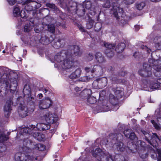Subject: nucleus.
I'll return each instance as SVG.
<instances>
[{"instance_id": "obj_16", "label": "nucleus", "mask_w": 161, "mask_h": 161, "mask_svg": "<svg viewBox=\"0 0 161 161\" xmlns=\"http://www.w3.org/2000/svg\"><path fill=\"white\" fill-rule=\"evenodd\" d=\"M12 104V101L11 99L8 100L6 102L4 109V115L6 117H8L9 115L12 110L11 105Z\"/></svg>"}, {"instance_id": "obj_29", "label": "nucleus", "mask_w": 161, "mask_h": 161, "mask_svg": "<svg viewBox=\"0 0 161 161\" xmlns=\"http://www.w3.org/2000/svg\"><path fill=\"white\" fill-rule=\"evenodd\" d=\"M138 73L140 75L144 77H149L151 76V72L149 71L147 74V72L145 69H143V68L142 69L139 71Z\"/></svg>"}, {"instance_id": "obj_23", "label": "nucleus", "mask_w": 161, "mask_h": 161, "mask_svg": "<svg viewBox=\"0 0 161 161\" xmlns=\"http://www.w3.org/2000/svg\"><path fill=\"white\" fill-rule=\"evenodd\" d=\"M97 79L98 80L99 86L100 88H103L107 85L108 83V80L106 77H103Z\"/></svg>"}, {"instance_id": "obj_17", "label": "nucleus", "mask_w": 161, "mask_h": 161, "mask_svg": "<svg viewBox=\"0 0 161 161\" xmlns=\"http://www.w3.org/2000/svg\"><path fill=\"white\" fill-rule=\"evenodd\" d=\"M67 53L66 51H62L59 53H57L54 56V59L55 61L57 62H61L65 58V57L68 58L67 56Z\"/></svg>"}, {"instance_id": "obj_56", "label": "nucleus", "mask_w": 161, "mask_h": 161, "mask_svg": "<svg viewBox=\"0 0 161 161\" xmlns=\"http://www.w3.org/2000/svg\"><path fill=\"white\" fill-rule=\"evenodd\" d=\"M21 17L22 18H26V14L24 10H22L20 13Z\"/></svg>"}, {"instance_id": "obj_9", "label": "nucleus", "mask_w": 161, "mask_h": 161, "mask_svg": "<svg viewBox=\"0 0 161 161\" xmlns=\"http://www.w3.org/2000/svg\"><path fill=\"white\" fill-rule=\"evenodd\" d=\"M43 120L45 121L48 124L55 123L58 119L57 115L51 112H47L44 114L42 117Z\"/></svg>"}, {"instance_id": "obj_6", "label": "nucleus", "mask_w": 161, "mask_h": 161, "mask_svg": "<svg viewBox=\"0 0 161 161\" xmlns=\"http://www.w3.org/2000/svg\"><path fill=\"white\" fill-rule=\"evenodd\" d=\"M67 57H70L73 58L75 57H78L81 55V52L80 51L79 47L77 46H70L68 49L66 51Z\"/></svg>"}, {"instance_id": "obj_55", "label": "nucleus", "mask_w": 161, "mask_h": 161, "mask_svg": "<svg viewBox=\"0 0 161 161\" xmlns=\"http://www.w3.org/2000/svg\"><path fill=\"white\" fill-rule=\"evenodd\" d=\"M23 150L24 152L25 153H30L31 151V149L29 147L26 146H25L23 148Z\"/></svg>"}, {"instance_id": "obj_7", "label": "nucleus", "mask_w": 161, "mask_h": 161, "mask_svg": "<svg viewBox=\"0 0 161 161\" xmlns=\"http://www.w3.org/2000/svg\"><path fill=\"white\" fill-rule=\"evenodd\" d=\"M37 157V156L33 157L21 153H17L15 155L16 161H38Z\"/></svg>"}, {"instance_id": "obj_64", "label": "nucleus", "mask_w": 161, "mask_h": 161, "mask_svg": "<svg viewBox=\"0 0 161 161\" xmlns=\"http://www.w3.org/2000/svg\"><path fill=\"white\" fill-rule=\"evenodd\" d=\"M157 76L158 77H160V78L157 79L156 81L159 84H161V75L159 76Z\"/></svg>"}, {"instance_id": "obj_40", "label": "nucleus", "mask_w": 161, "mask_h": 161, "mask_svg": "<svg viewBox=\"0 0 161 161\" xmlns=\"http://www.w3.org/2000/svg\"><path fill=\"white\" fill-rule=\"evenodd\" d=\"M94 21L92 19H89L86 23V27L87 29H89L92 27Z\"/></svg>"}, {"instance_id": "obj_5", "label": "nucleus", "mask_w": 161, "mask_h": 161, "mask_svg": "<svg viewBox=\"0 0 161 161\" xmlns=\"http://www.w3.org/2000/svg\"><path fill=\"white\" fill-rule=\"evenodd\" d=\"M141 132L144 135L145 139L149 143L154 147L156 146L158 140H159L156 134H153V136H151L148 132L144 130H142Z\"/></svg>"}, {"instance_id": "obj_54", "label": "nucleus", "mask_w": 161, "mask_h": 161, "mask_svg": "<svg viewBox=\"0 0 161 161\" xmlns=\"http://www.w3.org/2000/svg\"><path fill=\"white\" fill-rule=\"evenodd\" d=\"M135 0H124V3L126 5H129L133 4Z\"/></svg>"}, {"instance_id": "obj_28", "label": "nucleus", "mask_w": 161, "mask_h": 161, "mask_svg": "<svg viewBox=\"0 0 161 161\" xmlns=\"http://www.w3.org/2000/svg\"><path fill=\"white\" fill-rule=\"evenodd\" d=\"M34 25L33 22H30L29 24H26L24 27V31L25 32H28L31 31Z\"/></svg>"}, {"instance_id": "obj_57", "label": "nucleus", "mask_w": 161, "mask_h": 161, "mask_svg": "<svg viewBox=\"0 0 161 161\" xmlns=\"http://www.w3.org/2000/svg\"><path fill=\"white\" fill-rule=\"evenodd\" d=\"M41 90L43 91V92L44 93V94H45V95L49 94V93L50 92V90L45 88H42Z\"/></svg>"}, {"instance_id": "obj_62", "label": "nucleus", "mask_w": 161, "mask_h": 161, "mask_svg": "<svg viewBox=\"0 0 161 161\" xmlns=\"http://www.w3.org/2000/svg\"><path fill=\"white\" fill-rule=\"evenodd\" d=\"M8 1L11 5H14L15 3V0H8Z\"/></svg>"}, {"instance_id": "obj_58", "label": "nucleus", "mask_w": 161, "mask_h": 161, "mask_svg": "<svg viewBox=\"0 0 161 161\" xmlns=\"http://www.w3.org/2000/svg\"><path fill=\"white\" fill-rule=\"evenodd\" d=\"M103 112L107 111L110 110V108L108 105H104L103 107Z\"/></svg>"}, {"instance_id": "obj_44", "label": "nucleus", "mask_w": 161, "mask_h": 161, "mask_svg": "<svg viewBox=\"0 0 161 161\" xmlns=\"http://www.w3.org/2000/svg\"><path fill=\"white\" fill-rule=\"evenodd\" d=\"M141 48L143 50H146L148 53H149L152 51L151 49L147 47L146 45H142L141 46Z\"/></svg>"}, {"instance_id": "obj_34", "label": "nucleus", "mask_w": 161, "mask_h": 161, "mask_svg": "<svg viewBox=\"0 0 161 161\" xmlns=\"http://www.w3.org/2000/svg\"><path fill=\"white\" fill-rule=\"evenodd\" d=\"M105 54L109 58H111L114 56V53L113 50L110 49H106L105 51Z\"/></svg>"}, {"instance_id": "obj_48", "label": "nucleus", "mask_w": 161, "mask_h": 161, "mask_svg": "<svg viewBox=\"0 0 161 161\" xmlns=\"http://www.w3.org/2000/svg\"><path fill=\"white\" fill-rule=\"evenodd\" d=\"M61 47H63L65 45L66 42V40L64 38H62L59 39Z\"/></svg>"}, {"instance_id": "obj_24", "label": "nucleus", "mask_w": 161, "mask_h": 161, "mask_svg": "<svg viewBox=\"0 0 161 161\" xmlns=\"http://www.w3.org/2000/svg\"><path fill=\"white\" fill-rule=\"evenodd\" d=\"M113 147L118 151L122 152L124 150L125 146L123 143L121 142H118L114 144Z\"/></svg>"}, {"instance_id": "obj_26", "label": "nucleus", "mask_w": 161, "mask_h": 161, "mask_svg": "<svg viewBox=\"0 0 161 161\" xmlns=\"http://www.w3.org/2000/svg\"><path fill=\"white\" fill-rule=\"evenodd\" d=\"M53 40L51 37L49 38L46 36H42L40 39L41 42L43 44H48L50 43Z\"/></svg>"}, {"instance_id": "obj_46", "label": "nucleus", "mask_w": 161, "mask_h": 161, "mask_svg": "<svg viewBox=\"0 0 161 161\" xmlns=\"http://www.w3.org/2000/svg\"><path fill=\"white\" fill-rule=\"evenodd\" d=\"M48 30L49 31L53 33L54 32L55 30L54 25L53 24L49 25H48Z\"/></svg>"}, {"instance_id": "obj_19", "label": "nucleus", "mask_w": 161, "mask_h": 161, "mask_svg": "<svg viewBox=\"0 0 161 161\" xmlns=\"http://www.w3.org/2000/svg\"><path fill=\"white\" fill-rule=\"evenodd\" d=\"M118 99L116 96H114L113 94H110L109 95V102L114 106V107L117 108L116 109L113 108V110L114 111H116L117 109L118 108V105H116Z\"/></svg>"}, {"instance_id": "obj_50", "label": "nucleus", "mask_w": 161, "mask_h": 161, "mask_svg": "<svg viewBox=\"0 0 161 161\" xmlns=\"http://www.w3.org/2000/svg\"><path fill=\"white\" fill-rule=\"evenodd\" d=\"M131 140H137V138L135 133L133 132H131L129 136L128 137Z\"/></svg>"}, {"instance_id": "obj_27", "label": "nucleus", "mask_w": 161, "mask_h": 161, "mask_svg": "<svg viewBox=\"0 0 161 161\" xmlns=\"http://www.w3.org/2000/svg\"><path fill=\"white\" fill-rule=\"evenodd\" d=\"M125 47L126 46L124 43H119L116 46L115 51L118 53H121L123 51Z\"/></svg>"}, {"instance_id": "obj_1", "label": "nucleus", "mask_w": 161, "mask_h": 161, "mask_svg": "<svg viewBox=\"0 0 161 161\" xmlns=\"http://www.w3.org/2000/svg\"><path fill=\"white\" fill-rule=\"evenodd\" d=\"M0 86L2 88L5 90L10 88V92L13 93L16 90L17 86V79L8 76L6 74H4L0 78Z\"/></svg>"}, {"instance_id": "obj_43", "label": "nucleus", "mask_w": 161, "mask_h": 161, "mask_svg": "<svg viewBox=\"0 0 161 161\" xmlns=\"http://www.w3.org/2000/svg\"><path fill=\"white\" fill-rule=\"evenodd\" d=\"M14 15L15 16H17L20 14V9L16 7L14 8L13 11Z\"/></svg>"}, {"instance_id": "obj_42", "label": "nucleus", "mask_w": 161, "mask_h": 161, "mask_svg": "<svg viewBox=\"0 0 161 161\" xmlns=\"http://www.w3.org/2000/svg\"><path fill=\"white\" fill-rule=\"evenodd\" d=\"M23 92L26 95H29L30 93V90L28 86L26 85L25 86Z\"/></svg>"}, {"instance_id": "obj_4", "label": "nucleus", "mask_w": 161, "mask_h": 161, "mask_svg": "<svg viewBox=\"0 0 161 161\" xmlns=\"http://www.w3.org/2000/svg\"><path fill=\"white\" fill-rule=\"evenodd\" d=\"M22 130L23 134L31 135L35 138L39 140V134L37 125L36 126L33 125H30L29 127L23 128Z\"/></svg>"}, {"instance_id": "obj_15", "label": "nucleus", "mask_w": 161, "mask_h": 161, "mask_svg": "<svg viewBox=\"0 0 161 161\" xmlns=\"http://www.w3.org/2000/svg\"><path fill=\"white\" fill-rule=\"evenodd\" d=\"M119 76L115 75L114 74H112L109 77L110 79L112 81L116 83H120L122 82V83H124L125 82V80H121L119 78V76H122L125 75V72L123 71H121L119 72L118 74Z\"/></svg>"}, {"instance_id": "obj_30", "label": "nucleus", "mask_w": 161, "mask_h": 161, "mask_svg": "<svg viewBox=\"0 0 161 161\" xmlns=\"http://www.w3.org/2000/svg\"><path fill=\"white\" fill-rule=\"evenodd\" d=\"M97 66L94 65L93 66L86 67L85 68V70L86 73H93L96 70V68Z\"/></svg>"}, {"instance_id": "obj_18", "label": "nucleus", "mask_w": 161, "mask_h": 161, "mask_svg": "<svg viewBox=\"0 0 161 161\" xmlns=\"http://www.w3.org/2000/svg\"><path fill=\"white\" fill-rule=\"evenodd\" d=\"M71 3H73L74 6H75L76 8V11L77 12V13H80V14L82 15L85 14V10L83 5L80 4H77L75 3H73V2L71 1L70 2L69 7H73V6L70 5Z\"/></svg>"}, {"instance_id": "obj_11", "label": "nucleus", "mask_w": 161, "mask_h": 161, "mask_svg": "<svg viewBox=\"0 0 161 161\" xmlns=\"http://www.w3.org/2000/svg\"><path fill=\"white\" fill-rule=\"evenodd\" d=\"M73 65V60L72 58L65 57L63 60L61 66L62 68L66 71H71L72 70Z\"/></svg>"}, {"instance_id": "obj_10", "label": "nucleus", "mask_w": 161, "mask_h": 161, "mask_svg": "<svg viewBox=\"0 0 161 161\" xmlns=\"http://www.w3.org/2000/svg\"><path fill=\"white\" fill-rule=\"evenodd\" d=\"M113 12L112 13L114 15L115 17L117 20H119L120 17L123 16L124 13L122 8L119 7L116 3H112Z\"/></svg>"}, {"instance_id": "obj_51", "label": "nucleus", "mask_w": 161, "mask_h": 161, "mask_svg": "<svg viewBox=\"0 0 161 161\" xmlns=\"http://www.w3.org/2000/svg\"><path fill=\"white\" fill-rule=\"evenodd\" d=\"M101 28V25L100 23H97L94 26V29L95 31H100Z\"/></svg>"}, {"instance_id": "obj_32", "label": "nucleus", "mask_w": 161, "mask_h": 161, "mask_svg": "<svg viewBox=\"0 0 161 161\" xmlns=\"http://www.w3.org/2000/svg\"><path fill=\"white\" fill-rule=\"evenodd\" d=\"M87 102L90 104H93L97 102V99L92 96H89L87 99Z\"/></svg>"}, {"instance_id": "obj_39", "label": "nucleus", "mask_w": 161, "mask_h": 161, "mask_svg": "<svg viewBox=\"0 0 161 161\" xmlns=\"http://www.w3.org/2000/svg\"><path fill=\"white\" fill-rule=\"evenodd\" d=\"M92 87L96 89H100L98 83V80L97 79L94 81L92 84Z\"/></svg>"}, {"instance_id": "obj_52", "label": "nucleus", "mask_w": 161, "mask_h": 161, "mask_svg": "<svg viewBox=\"0 0 161 161\" xmlns=\"http://www.w3.org/2000/svg\"><path fill=\"white\" fill-rule=\"evenodd\" d=\"M91 78L88 76H83L81 78L80 80L83 82H87L90 80Z\"/></svg>"}, {"instance_id": "obj_49", "label": "nucleus", "mask_w": 161, "mask_h": 161, "mask_svg": "<svg viewBox=\"0 0 161 161\" xmlns=\"http://www.w3.org/2000/svg\"><path fill=\"white\" fill-rule=\"evenodd\" d=\"M112 0H106V2L103 6L105 8H109L110 7V1Z\"/></svg>"}, {"instance_id": "obj_59", "label": "nucleus", "mask_w": 161, "mask_h": 161, "mask_svg": "<svg viewBox=\"0 0 161 161\" xmlns=\"http://www.w3.org/2000/svg\"><path fill=\"white\" fill-rule=\"evenodd\" d=\"M133 56L135 57V58H140L141 57V55L140 53L139 52H135Z\"/></svg>"}, {"instance_id": "obj_2", "label": "nucleus", "mask_w": 161, "mask_h": 161, "mask_svg": "<svg viewBox=\"0 0 161 161\" xmlns=\"http://www.w3.org/2000/svg\"><path fill=\"white\" fill-rule=\"evenodd\" d=\"M149 64L144 63L143 65V69L147 72H151V75L152 74L151 66L155 70L154 74L156 76H159L161 75V60H154L151 58L149 59Z\"/></svg>"}, {"instance_id": "obj_12", "label": "nucleus", "mask_w": 161, "mask_h": 161, "mask_svg": "<svg viewBox=\"0 0 161 161\" xmlns=\"http://www.w3.org/2000/svg\"><path fill=\"white\" fill-rule=\"evenodd\" d=\"M51 104V100L49 98L40 100L38 103V107L40 109L48 108L50 107Z\"/></svg>"}, {"instance_id": "obj_14", "label": "nucleus", "mask_w": 161, "mask_h": 161, "mask_svg": "<svg viewBox=\"0 0 161 161\" xmlns=\"http://www.w3.org/2000/svg\"><path fill=\"white\" fill-rule=\"evenodd\" d=\"M84 5L86 9L90 10L94 13H96V10L98 9L97 4L95 2L93 3L90 1H86L84 3Z\"/></svg>"}, {"instance_id": "obj_37", "label": "nucleus", "mask_w": 161, "mask_h": 161, "mask_svg": "<svg viewBox=\"0 0 161 161\" xmlns=\"http://www.w3.org/2000/svg\"><path fill=\"white\" fill-rule=\"evenodd\" d=\"M160 86V84L157 81L152 83L150 85V87L152 89L158 88Z\"/></svg>"}, {"instance_id": "obj_22", "label": "nucleus", "mask_w": 161, "mask_h": 161, "mask_svg": "<svg viewBox=\"0 0 161 161\" xmlns=\"http://www.w3.org/2000/svg\"><path fill=\"white\" fill-rule=\"evenodd\" d=\"M95 57L96 62L99 64L103 63L105 62V59L104 57L99 52L96 53Z\"/></svg>"}, {"instance_id": "obj_53", "label": "nucleus", "mask_w": 161, "mask_h": 161, "mask_svg": "<svg viewBox=\"0 0 161 161\" xmlns=\"http://www.w3.org/2000/svg\"><path fill=\"white\" fill-rule=\"evenodd\" d=\"M131 132V130H126L124 131V134L126 137L128 138Z\"/></svg>"}, {"instance_id": "obj_25", "label": "nucleus", "mask_w": 161, "mask_h": 161, "mask_svg": "<svg viewBox=\"0 0 161 161\" xmlns=\"http://www.w3.org/2000/svg\"><path fill=\"white\" fill-rule=\"evenodd\" d=\"M114 95L118 98H121L124 95V93L123 89L117 88L113 90Z\"/></svg>"}, {"instance_id": "obj_31", "label": "nucleus", "mask_w": 161, "mask_h": 161, "mask_svg": "<svg viewBox=\"0 0 161 161\" xmlns=\"http://www.w3.org/2000/svg\"><path fill=\"white\" fill-rule=\"evenodd\" d=\"M145 6V3L144 2L137 3L136 4V8L139 10L142 9Z\"/></svg>"}, {"instance_id": "obj_8", "label": "nucleus", "mask_w": 161, "mask_h": 161, "mask_svg": "<svg viewBox=\"0 0 161 161\" xmlns=\"http://www.w3.org/2000/svg\"><path fill=\"white\" fill-rule=\"evenodd\" d=\"M23 5H25V9L27 11H31L39 8L40 6L39 3L32 0H26Z\"/></svg>"}, {"instance_id": "obj_35", "label": "nucleus", "mask_w": 161, "mask_h": 161, "mask_svg": "<svg viewBox=\"0 0 161 161\" xmlns=\"http://www.w3.org/2000/svg\"><path fill=\"white\" fill-rule=\"evenodd\" d=\"M158 157L157 158V155L156 153H154V154L152 155V158L153 159H156L157 158L158 161H161V152L160 150L158 151Z\"/></svg>"}, {"instance_id": "obj_13", "label": "nucleus", "mask_w": 161, "mask_h": 161, "mask_svg": "<svg viewBox=\"0 0 161 161\" xmlns=\"http://www.w3.org/2000/svg\"><path fill=\"white\" fill-rule=\"evenodd\" d=\"M29 110L25 104L20 103L18 108V112L20 116L24 118L28 115Z\"/></svg>"}, {"instance_id": "obj_61", "label": "nucleus", "mask_w": 161, "mask_h": 161, "mask_svg": "<svg viewBox=\"0 0 161 161\" xmlns=\"http://www.w3.org/2000/svg\"><path fill=\"white\" fill-rule=\"evenodd\" d=\"M137 143L138 145H140V146L142 147H144L145 145V143L144 142L139 140L137 141Z\"/></svg>"}, {"instance_id": "obj_41", "label": "nucleus", "mask_w": 161, "mask_h": 161, "mask_svg": "<svg viewBox=\"0 0 161 161\" xmlns=\"http://www.w3.org/2000/svg\"><path fill=\"white\" fill-rule=\"evenodd\" d=\"M7 139V138L4 133L0 131V142H2Z\"/></svg>"}, {"instance_id": "obj_20", "label": "nucleus", "mask_w": 161, "mask_h": 161, "mask_svg": "<svg viewBox=\"0 0 161 161\" xmlns=\"http://www.w3.org/2000/svg\"><path fill=\"white\" fill-rule=\"evenodd\" d=\"M81 73V70L80 68H78L73 72L69 76L70 78L73 79L79 77Z\"/></svg>"}, {"instance_id": "obj_45", "label": "nucleus", "mask_w": 161, "mask_h": 161, "mask_svg": "<svg viewBox=\"0 0 161 161\" xmlns=\"http://www.w3.org/2000/svg\"><path fill=\"white\" fill-rule=\"evenodd\" d=\"M46 6L50 8L53 9L55 11H57L58 8L54 4L47 3L46 4Z\"/></svg>"}, {"instance_id": "obj_63", "label": "nucleus", "mask_w": 161, "mask_h": 161, "mask_svg": "<svg viewBox=\"0 0 161 161\" xmlns=\"http://www.w3.org/2000/svg\"><path fill=\"white\" fill-rule=\"evenodd\" d=\"M93 58V55L92 54H89L88 57V60L89 61H91Z\"/></svg>"}, {"instance_id": "obj_21", "label": "nucleus", "mask_w": 161, "mask_h": 161, "mask_svg": "<svg viewBox=\"0 0 161 161\" xmlns=\"http://www.w3.org/2000/svg\"><path fill=\"white\" fill-rule=\"evenodd\" d=\"M38 130H48L50 127L49 124H45L43 123H39L37 124Z\"/></svg>"}, {"instance_id": "obj_36", "label": "nucleus", "mask_w": 161, "mask_h": 161, "mask_svg": "<svg viewBox=\"0 0 161 161\" xmlns=\"http://www.w3.org/2000/svg\"><path fill=\"white\" fill-rule=\"evenodd\" d=\"M35 148L37 150L41 151H43L45 149L46 147L44 145H43L41 144H36L35 145Z\"/></svg>"}, {"instance_id": "obj_33", "label": "nucleus", "mask_w": 161, "mask_h": 161, "mask_svg": "<svg viewBox=\"0 0 161 161\" xmlns=\"http://www.w3.org/2000/svg\"><path fill=\"white\" fill-rule=\"evenodd\" d=\"M104 45L106 48V49L111 50H113V48H114L115 46V45L114 44H112L107 43H104Z\"/></svg>"}, {"instance_id": "obj_60", "label": "nucleus", "mask_w": 161, "mask_h": 161, "mask_svg": "<svg viewBox=\"0 0 161 161\" xmlns=\"http://www.w3.org/2000/svg\"><path fill=\"white\" fill-rule=\"evenodd\" d=\"M151 121V123L156 129H159V126L154 120H152Z\"/></svg>"}, {"instance_id": "obj_38", "label": "nucleus", "mask_w": 161, "mask_h": 161, "mask_svg": "<svg viewBox=\"0 0 161 161\" xmlns=\"http://www.w3.org/2000/svg\"><path fill=\"white\" fill-rule=\"evenodd\" d=\"M153 42L154 43L157 44L159 46H161V37L160 36H156Z\"/></svg>"}, {"instance_id": "obj_3", "label": "nucleus", "mask_w": 161, "mask_h": 161, "mask_svg": "<svg viewBox=\"0 0 161 161\" xmlns=\"http://www.w3.org/2000/svg\"><path fill=\"white\" fill-rule=\"evenodd\" d=\"M92 153L93 157L96 158L99 157L101 161L103 158H105L107 159V161H113L112 157L109 154V153L106 151H103L99 148H97Z\"/></svg>"}, {"instance_id": "obj_47", "label": "nucleus", "mask_w": 161, "mask_h": 161, "mask_svg": "<svg viewBox=\"0 0 161 161\" xmlns=\"http://www.w3.org/2000/svg\"><path fill=\"white\" fill-rule=\"evenodd\" d=\"M53 47L55 48H58L61 47L60 44V43L59 39L57 41L54 42L53 44Z\"/></svg>"}]
</instances>
